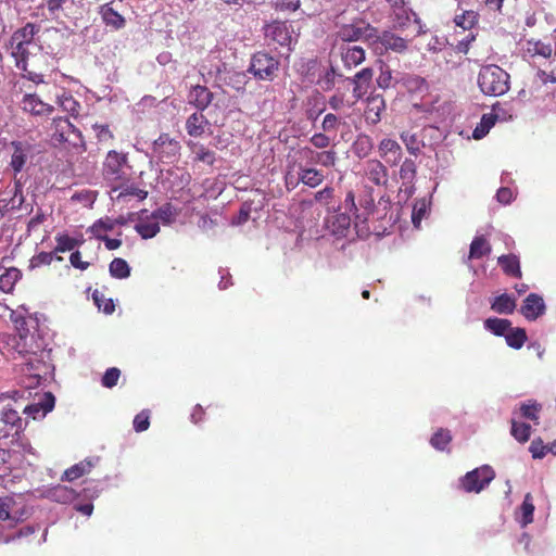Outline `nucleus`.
I'll list each match as a JSON object with an SVG mask.
<instances>
[{"instance_id": "obj_1", "label": "nucleus", "mask_w": 556, "mask_h": 556, "mask_svg": "<svg viewBox=\"0 0 556 556\" xmlns=\"http://www.w3.org/2000/svg\"><path fill=\"white\" fill-rule=\"evenodd\" d=\"M103 179L111 186V193L117 192L132 176V166L128 162L126 153L111 150L102 164Z\"/></svg>"}, {"instance_id": "obj_2", "label": "nucleus", "mask_w": 556, "mask_h": 556, "mask_svg": "<svg viewBox=\"0 0 556 556\" xmlns=\"http://www.w3.org/2000/svg\"><path fill=\"white\" fill-rule=\"evenodd\" d=\"M509 78L502 67L489 64L480 68L477 81L483 94L498 97L508 91Z\"/></svg>"}, {"instance_id": "obj_3", "label": "nucleus", "mask_w": 556, "mask_h": 556, "mask_svg": "<svg viewBox=\"0 0 556 556\" xmlns=\"http://www.w3.org/2000/svg\"><path fill=\"white\" fill-rule=\"evenodd\" d=\"M122 224L112 220L110 218L100 219L92 226L87 228L86 235H89L85 240H99L105 243H122V239L118 238L119 229Z\"/></svg>"}, {"instance_id": "obj_4", "label": "nucleus", "mask_w": 556, "mask_h": 556, "mask_svg": "<svg viewBox=\"0 0 556 556\" xmlns=\"http://www.w3.org/2000/svg\"><path fill=\"white\" fill-rule=\"evenodd\" d=\"M370 47L379 55H383L389 50L402 54L407 51L408 41L389 30L378 34L375 28V37Z\"/></svg>"}, {"instance_id": "obj_5", "label": "nucleus", "mask_w": 556, "mask_h": 556, "mask_svg": "<svg viewBox=\"0 0 556 556\" xmlns=\"http://www.w3.org/2000/svg\"><path fill=\"white\" fill-rule=\"evenodd\" d=\"M494 478L492 467L484 465L467 472L460 479V486L467 493H480Z\"/></svg>"}, {"instance_id": "obj_6", "label": "nucleus", "mask_w": 556, "mask_h": 556, "mask_svg": "<svg viewBox=\"0 0 556 556\" xmlns=\"http://www.w3.org/2000/svg\"><path fill=\"white\" fill-rule=\"evenodd\" d=\"M337 36L343 42H354L358 40H365L371 46L372 38L375 37V27L363 21L342 25Z\"/></svg>"}, {"instance_id": "obj_7", "label": "nucleus", "mask_w": 556, "mask_h": 556, "mask_svg": "<svg viewBox=\"0 0 556 556\" xmlns=\"http://www.w3.org/2000/svg\"><path fill=\"white\" fill-rule=\"evenodd\" d=\"M279 62L267 53L258 52L253 55L249 72L258 79H273L278 71Z\"/></svg>"}, {"instance_id": "obj_8", "label": "nucleus", "mask_w": 556, "mask_h": 556, "mask_svg": "<svg viewBox=\"0 0 556 556\" xmlns=\"http://www.w3.org/2000/svg\"><path fill=\"white\" fill-rule=\"evenodd\" d=\"M51 131V139L55 144L63 142L76 144L80 139V132L64 117L53 119Z\"/></svg>"}, {"instance_id": "obj_9", "label": "nucleus", "mask_w": 556, "mask_h": 556, "mask_svg": "<svg viewBox=\"0 0 556 556\" xmlns=\"http://www.w3.org/2000/svg\"><path fill=\"white\" fill-rule=\"evenodd\" d=\"M546 311L543 298L538 293H530L520 307L521 315L530 321L536 320Z\"/></svg>"}, {"instance_id": "obj_10", "label": "nucleus", "mask_w": 556, "mask_h": 556, "mask_svg": "<svg viewBox=\"0 0 556 556\" xmlns=\"http://www.w3.org/2000/svg\"><path fill=\"white\" fill-rule=\"evenodd\" d=\"M21 108L24 112L35 116H49L54 108L43 102L37 94L27 93L21 101Z\"/></svg>"}, {"instance_id": "obj_11", "label": "nucleus", "mask_w": 556, "mask_h": 556, "mask_svg": "<svg viewBox=\"0 0 556 556\" xmlns=\"http://www.w3.org/2000/svg\"><path fill=\"white\" fill-rule=\"evenodd\" d=\"M339 211L340 206L327 208L328 213H332L331 216L327 217V226L329 230L337 236V239L343 237L351 225L350 216L345 213H339Z\"/></svg>"}, {"instance_id": "obj_12", "label": "nucleus", "mask_w": 556, "mask_h": 556, "mask_svg": "<svg viewBox=\"0 0 556 556\" xmlns=\"http://www.w3.org/2000/svg\"><path fill=\"white\" fill-rule=\"evenodd\" d=\"M372 76V68L365 67L357 72L353 77L348 78V80L354 86L353 96L356 99H362L368 92Z\"/></svg>"}, {"instance_id": "obj_13", "label": "nucleus", "mask_w": 556, "mask_h": 556, "mask_svg": "<svg viewBox=\"0 0 556 556\" xmlns=\"http://www.w3.org/2000/svg\"><path fill=\"white\" fill-rule=\"evenodd\" d=\"M340 55L344 66L352 70L365 61L366 53L359 46L343 45L340 47Z\"/></svg>"}, {"instance_id": "obj_14", "label": "nucleus", "mask_w": 556, "mask_h": 556, "mask_svg": "<svg viewBox=\"0 0 556 556\" xmlns=\"http://www.w3.org/2000/svg\"><path fill=\"white\" fill-rule=\"evenodd\" d=\"M13 348L23 356L36 354L38 345L35 342V334L28 330L20 331L17 336L12 338Z\"/></svg>"}, {"instance_id": "obj_15", "label": "nucleus", "mask_w": 556, "mask_h": 556, "mask_svg": "<svg viewBox=\"0 0 556 556\" xmlns=\"http://www.w3.org/2000/svg\"><path fill=\"white\" fill-rule=\"evenodd\" d=\"M214 93L211 92L205 86H193L188 94V102L198 110H205L213 101Z\"/></svg>"}, {"instance_id": "obj_16", "label": "nucleus", "mask_w": 556, "mask_h": 556, "mask_svg": "<svg viewBox=\"0 0 556 556\" xmlns=\"http://www.w3.org/2000/svg\"><path fill=\"white\" fill-rule=\"evenodd\" d=\"M324 179L325 176L321 170L315 167L304 166L302 164L298 166L296 182H302L309 188H316L324 181Z\"/></svg>"}, {"instance_id": "obj_17", "label": "nucleus", "mask_w": 556, "mask_h": 556, "mask_svg": "<svg viewBox=\"0 0 556 556\" xmlns=\"http://www.w3.org/2000/svg\"><path fill=\"white\" fill-rule=\"evenodd\" d=\"M180 149L178 141L172 139L167 134H162L153 144V150L161 159L175 156Z\"/></svg>"}, {"instance_id": "obj_18", "label": "nucleus", "mask_w": 556, "mask_h": 556, "mask_svg": "<svg viewBox=\"0 0 556 556\" xmlns=\"http://www.w3.org/2000/svg\"><path fill=\"white\" fill-rule=\"evenodd\" d=\"M380 155L390 165H396L402 156L401 146L392 139H383L379 144Z\"/></svg>"}, {"instance_id": "obj_19", "label": "nucleus", "mask_w": 556, "mask_h": 556, "mask_svg": "<svg viewBox=\"0 0 556 556\" xmlns=\"http://www.w3.org/2000/svg\"><path fill=\"white\" fill-rule=\"evenodd\" d=\"M54 407V396L52 393H45L43 399L39 403L27 405L23 408V413L36 419L38 415L46 416Z\"/></svg>"}, {"instance_id": "obj_20", "label": "nucleus", "mask_w": 556, "mask_h": 556, "mask_svg": "<svg viewBox=\"0 0 556 556\" xmlns=\"http://www.w3.org/2000/svg\"><path fill=\"white\" fill-rule=\"evenodd\" d=\"M11 147L13 149V153L10 165L15 173H18L23 169L27 161L29 146L22 141H12Z\"/></svg>"}, {"instance_id": "obj_21", "label": "nucleus", "mask_w": 556, "mask_h": 556, "mask_svg": "<svg viewBox=\"0 0 556 556\" xmlns=\"http://www.w3.org/2000/svg\"><path fill=\"white\" fill-rule=\"evenodd\" d=\"M366 174L369 180L377 186H386L388 182V170L378 160H370L367 162Z\"/></svg>"}, {"instance_id": "obj_22", "label": "nucleus", "mask_w": 556, "mask_h": 556, "mask_svg": "<svg viewBox=\"0 0 556 556\" xmlns=\"http://www.w3.org/2000/svg\"><path fill=\"white\" fill-rule=\"evenodd\" d=\"M386 109L384 99L377 94L367 99V106L365 111L366 121L371 124H377L381 119V112Z\"/></svg>"}, {"instance_id": "obj_23", "label": "nucleus", "mask_w": 556, "mask_h": 556, "mask_svg": "<svg viewBox=\"0 0 556 556\" xmlns=\"http://www.w3.org/2000/svg\"><path fill=\"white\" fill-rule=\"evenodd\" d=\"M76 245H56L53 252H40L30 260V267H39L41 265H49L55 258L61 261L62 257L58 255L59 252L72 251Z\"/></svg>"}, {"instance_id": "obj_24", "label": "nucleus", "mask_w": 556, "mask_h": 556, "mask_svg": "<svg viewBox=\"0 0 556 556\" xmlns=\"http://www.w3.org/2000/svg\"><path fill=\"white\" fill-rule=\"evenodd\" d=\"M100 14L104 24L113 29L117 30L125 26V18L108 3L100 8Z\"/></svg>"}, {"instance_id": "obj_25", "label": "nucleus", "mask_w": 556, "mask_h": 556, "mask_svg": "<svg viewBox=\"0 0 556 556\" xmlns=\"http://www.w3.org/2000/svg\"><path fill=\"white\" fill-rule=\"evenodd\" d=\"M134 229L140 235L143 240H148L153 238L159 231L160 226L157 222L153 219V217L147 216L144 218H140L134 226Z\"/></svg>"}, {"instance_id": "obj_26", "label": "nucleus", "mask_w": 556, "mask_h": 556, "mask_svg": "<svg viewBox=\"0 0 556 556\" xmlns=\"http://www.w3.org/2000/svg\"><path fill=\"white\" fill-rule=\"evenodd\" d=\"M207 125L208 121L203 114L193 113L186 121V130L192 137H200Z\"/></svg>"}, {"instance_id": "obj_27", "label": "nucleus", "mask_w": 556, "mask_h": 556, "mask_svg": "<svg viewBox=\"0 0 556 556\" xmlns=\"http://www.w3.org/2000/svg\"><path fill=\"white\" fill-rule=\"evenodd\" d=\"M93 468V463L90 459H84L72 467L67 468L63 476V481H74L91 471Z\"/></svg>"}, {"instance_id": "obj_28", "label": "nucleus", "mask_w": 556, "mask_h": 556, "mask_svg": "<svg viewBox=\"0 0 556 556\" xmlns=\"http://www.w3.org/2000/svg\"><path fill=\"white\" fill-rule=\"evenodd\" d=\"M37 33L38 27L33 23H27L25 26L14 31V34L10 38V43L30 45Z\"/></svg>"}, {"instance_id": "obj_29", "label": "nucleus", "mask_w": 556, "mask_h": 556, "mask_svg": "<svg viewBox=\"0 0 556 556\" xmlns=\"http://www.w3.org/2000/svg\"><path fill=\"white\" fill-rule=\"evenodd\" d=\"M113 194L114 193H111V198L121 203L127 202L129 197H136L139 201H142L148 197V191L139 189L132 185H128L127 182L126 186L117 191L116 195Z\"/></svg>"}, {"instance_id": "obj_30", "label": "nucleus", "mask_w": 556, "mask_h": 556, "mask_svg": "<svg viewBox=\"0 0 556 556\" xmlns=\"http://www.w3.org/2000/svg\"><path fill=\"white\" fill-rule=\"evenodd\" d=\"M28 46L29 45L24 43H10L11 55L15 60V66L22 72H27V60L29 55Z\"/></svg>"}, {"instance_id": "obj_31", "label": "nucleus", "mask_w": 556, "mask_h": 556, "mask_svg": "<svg viewBox=\"0 0 556 556\" xmlns=\"http://www.w3.org/2000/svg\"><path fill=\"white\" fill-rule=\"evenodd\" d=\"M452 433L446 428H439L431 437L430 444L437 451H448V445L452 442Z\"/></svg>"}, {"instance_id": "obj_32", "label": "nucleus", "mask_w": 556, "mask_h": 556, "mask_svg": "<svg viewBox=\"0 0 556 556\" xmlns=\"http://www.w3.org/2000/svg\"><path fill=\"white\" fill-rule=\"evenodd\" d=\"M491 308L498 314H511L516 308V301L510 295L504 293L494 299Z\"/></svg>"}, {"instance_id": "obj_33", "label": "nucleus", "mask_w": 556, "mask_h": 556, "mask_svg": "<svg viewBox=\"0 0 556 556\" xmlns=\"http://www.w3.org/2000/svg\"><path fill=\"white\" fill-rule=\"evenodd\" d=\"M511 323L508 319L490 317L484 320V327L497 337L505 336L510 329Z\"/></svg>"}, {"instance_id": "obj_34", "label": "nucleus", "mask_w": 556, "mask_h": 556, "mask_svg": "<svg viewBox=\"0 0 556 556\" xmlns=\"http://www.w3.org/2000/svg\"><path fill=\"white\" fill-rule=\"evenodd\" d=\"M177 215L178 213L176 208L170 204H165L151 214L153 219L157 222L159 226L160 222L163 223L164 225H168L175 222Z\"/></svg>"}, {"instance_id": "obj_35", "label": "nucleus", "mask_w": 556, "mask_h": 556, "mask_svg": "<svg viewBox=\"0 0 556 556\" xmlns=\"http://www.w3.org/2000/svg\"><path fill=\"white\" fill-rule=\"evenodd\" d=\"M498 264L501 265L505 274L513 277L521 276L520 264L517 256L503 255L498 257Z\"/></svg>"}, {"instance_id": "obj_36", "label": "nucleus", "mask_w": 556, "mask_h": 556, "mask_svg": "<svg viewBox=\"0 0 556 556\" xmlns=\"http://www.w3.org/2000/svg\"><path fill=\"white\" fill-rule=\"evenodd\" d=\"M505 334L506 343L509 348L519 350L528 340L527 332L523 328H513Z\"/></svg>"}, {"instance_id": "obj_37", "label": "nucleus", "mask_w": 556, "mask_h": 556, "mask_svg": "<svg viewBox=\"0 0 556 556\" xmlns=\"http://www.w3.org/2000/svg\"><path fill=\"white\" fill-rule=\"evenodd\" d=\"M21 277V271L16 268L7 269L0 276V290L4 293H10L13 291L15 283Z\"/></svg>"}, {"instance_id": "obj_38", "label": "nucleus", "mask_w": 556, "mask_h": 556, "mask_svg": "<svg viewBox=\"0 0 556 556\" xmlns=\"http://www.w3.org/2000/svg\"><path fill=\"white\" fill-rule=\"evenodd\" d=\"M534 504L533 497L531 493H527L525 495L523 502L520 506L521 520L520 523L522 527H527L531 522H533V514H534Z\"/></svg>"}, {"instance_id": "obj_39", "label": "nucleus", "mask_w": 556, "mask_h": 556, "mask_svg": "<svg viewBox=\"0 0 556 556\" xmlns=\"http://www.w3.org/2000/svg\"><path fill=\"white\" fill-rule=\"evenodd\" d=\"M51 496L60 503H67L72 502L78 494L76 491L72 488H68L66 485H56L50 491Z\"/></svg>"}, {"instance_id": "obj_40", "label": "nucleus", "mask_w": 556, "mask_h": 556, "mask_svg": "<svg viewBox=\"0 0 556 556\" xmlns=\"http://www.w3.org/2000/svg\"><path fill=\"white\" fill-rule=\"evenodd\" d=\"M510 433L518 442L526 443L531 434V426L513 419Z\"/></svg>"}, {"instance_id": "obj_41", "label": "nucleus", "mask_w": 556, "mask_h": 556, "mask_svg": "<svg viewBox=\"0 0 556 556\" xmlns=\"http://www.w3.org/2000/svg\"><path fill=\"white\" fill-rule=\"evenodd\" d=\"M110 274L114 278L124 279L130 275V268L125 260L116 257L110 264Z\"/></svg>"}, {"instance_id": "obj_42", "label": "nucleus", "mask_w": 556, "mask_h": 556, "mask_svg": "<svg viewBox=\"0 0 556 556\" xmlns=\"http://www.w3.org/2000/svg\"><path fill=\"white\" fill-rule=\"evenodd\" d=\"M92 299L97 307L105 314H112L115 309V304L112 299H106L104 293L96 289L92 292Z\"/></svg>"}, {"instance_id": "obj_43", "label": "nucleus", "mask_w": 556, "mask_h": 556, "mask_svg": "<svg viewBox=\"0 0 556 556\" xmlns=\"http://www.w3.org/2000/svg\"><path fill=\"white\" fill-rule=\"evenodd\" d=\"M1 420L5 425H11L16 428V432L23 429V420L18 415V412L11 407H5L1 414Z\"/></svg>"}, {"instance_id": "obj_44", "label": "nucleus", "mask_w": 556, "mask_h": 556, "mask_svg": "<svg viewBox=\"0 0 556 556\" xmlns=\"http://www.w3.org/2000/svg\"><path fill=\"white\" fill-rule=\"evenodd\" d=\"M477 13L469 10L454 17V22L463 29H470L477 23Z\"/></svg>"}, {"instance_id": "obj_45", "label": "nucleus", "mask_w": 556, "mask_h": 556, "mask_svg": "<svg viewBox=\"0 0 556 556\" xmlns=\"http://www.w3.org/2000/svg\"><path fill=\"white\" fill-rule=\"evenodd\" d=\"M494 123H495V117L493 115H483L480 124L473 130V134H472L473 138L475 139L483 138L489 132V130L494 125Z\"/></svg>"}, {"instance_id": "obj_46", "label": "nucleus", "mask_w": 556, "mask_h": 556, "mask_svg": "<svg viewBox=\"0 0 556 556\" xmlns=\"http://www.w3.org/2000/svg\"><path fill=\"white\" fill-rule=\"evenodd\" d=\"M541 410V405L536 402L523 403L520 406V413L523 418L533 420L538 424L539 420V412Z\"/></svg>"}, {"instance_id": "obj_47", "label": "nucleus", "mask_w": 556, "mask_h": 556, "mask_svg": "<svg viewBox=\"0 0 556 556\" xmlns=\"http://www.w3.org/2000/svg\"><path fill=\"white\" fill-rule=\"evenodd\" d=\"M121 377V370L116 367L109 368L102 377V386L105 388H113L117 384Z\"/></svg>"}, {"instance_id": "obj_48", "label": "nucleus", "mask_w": 556, "mask_h": 556, "mask_svg": "<svg viewBox=\"0 0 556 556\" xmlns=\"http://www.w3.org/2000/svg\"><path fill=\"white\" fill-rule=\"evenodd\" d=\"M339 76L331 66L319 79L318 85L324 91H329L334 87L336 77Z\"/></svg>"}, {"instance_id": "obj_49", "label": "nucleus", "mask_w": 556, "mask_h": 556, "mask_svg": "<svg viewBox=\"0 0 556 556\" xmlns=\"http://www.w3.org/2000/svg\"><path fill=\"white\" fill-rule=\"evenodd\" d=\"M134 429L137 432H142L148 430L150 426V414L149 410H141L139 414H137L134 418Z\"/></svg>"}, {"instance_id": "obj_50", "label": "nucleus", "mask_w": 556, "mask_h": 556, "mask_svg": "<svg viewBox=\"0 0 556 556\" xmlns=\"http://www.w3.org/2000/svg\"><path fill=\"white\" fill-rule=\"evenodd\" d=\"M533 458H543L549 451L548 445H545L543 440L538 438L534 439L529 447Z\"/></svg>"}, {"instance_id": "obj_51", "label": "nucleus", "mask_w": 556, "mask_h": 556, "mask_svg": "<svg viewBox=\"0 0 556 556\" xmlns=\"http://www.w3.org/2000/svg\"><path fill=\"white\" fill-rule=\"evenodd\" d=\"M416 174V165L414 161L406 159L400 168V177L403 180L412 181Z\"/></svg>"}, {"instance_id": "obj_52", "label": "nucleus", "mask_w": 556, "mask_h": 556, "mask_svg": "<svg viewBox=\"0 0 556 556\" xmlns=\"http://www.w3.org/2000/svg\"><path fill=\"white\" fill-rule=\"evenodd\" d=\"M333 193H334V190L332 187H325L324 189L317 191L315 193V200L321 204H325L328 207H331L329 204H330V201L331 199L333 198Z\"/></svg>"}, {"instance_id": "obj_53", "label": "nucleus", "mask_w": 556, "mask_h": 556, "mask_svg": "<svg viewBox=\"0 0 556 556\" xmlns=\"http://www.w3.org/2000/svg\"><path fill=\"white\" fill-rule=\"evenodd\" d=\"M250 214H251V206L249 204H243L240 207L238 214L232 217L231 224L235 226L243 225L244 223H247L249 220Z\"/></svg>"}, {"instance_id": "obj_54", "label": "nucleus", "mask_w": 556, "mask_h": 556, "mask_svg": "<svg viewBox=\"0 0 556 556\" xmlns=\"http://www.w3.org/2000/svg\"><path fill=\"white\" fill-rule=\"evenodd\" d=\"M394 10H402V13H396V22L399 27H403L404 22L403 18L409 20V14L403 9L404 1L403 0H386Z\"/></svg>"}, {"instance_id": "obj_55", "label": "nucleus", "mask_w": 556, "mask_h": 556, "mask_svg": "<svg viewBox=\"0 0 556 556\" xmlns=\"http://www.w3.org/2000/svg\"><path fill=\"white\" fill-rule=\"evenodd\" d=\"M299 154L303 160L306 161L307 164H318L319 161V154L320 152H317L313 150L312 148L304 147L299 151Z\"/></svg>"}, {"instance_id": "obj_56", "label": "nucleus", "mask_w": 556, "mask_h": 556, "mask_svg": "<svg viewBox=\"0 0 556 556\" xmlns=\"http://www.w3.org/2000/svg\"><path fill=\"white\" fill-rule=\"evenodd\" d=\"M338 124H339L338 117L332 113H328L324 117L321 128L326 132L336 131L338 128Z\"/></svg>"}, {"instance_id": "obj_57", "label": "nucleus", "mask_w": 556, "mask_h": 556, "mask_svg": "<svg viewBox=\"0 0 556 556\" xmlns=\"http://www.w3.org/2000/svg\"><path fill=\"white\" fill-rule=\"evenodd\" d=\"M195 157L199 161L205 162L207 164H213L215 157L214 153L210 151L208 149L204 148L203 146H199L195 150Z\"/></svg>"}, {"instance_id": "obj_58", "label": "nucleus", "mask_w": 556, "mask_h": 556, "mask_svg": "<svg viewBox=\"0 0 556 556\" xmlns=\"http://www.w3.org/2000/svg\"><path fill=\"white\" fill-rule=\"evenodd\" d=\"M318 157H319L318 164L326 166V167L333 166L336 164V160H337L336 152L332 150L320 152Z\"/></svg>"}, {"instance_id": "obj_59", "label": "nucleus", "mask_w": 556, "mask_h": 556, "mask_svg": "<svg viewBox=\"0 0 556 556\" xmlns=\"http://www.w3.org/2000/svg\"><path fill=\"white\" fill-rule=\"evenodd\" d=\"M309 141L317 149H325L330 144V138L321 132L313 135Z\"/></svg>"}, {"instance_id": "obj_60", "label": "nucleus", "mask_w": 556, "mask_h": 556, "mask_svg": "<svg viewBox=\"0 0 556 556\" xmlns=\"http://www.w3.org/2000/svg\"><path fill=\"white\" fill-rule=\"evenodd\" d=\"M392 83V73L387 68H382L380 75L377 78V84L380 88H389Z\"/></svg>"}, {"instance_id": "obj_61", "label": "nucleus", "mask_w": 556, "mask_h": 556, "mask_svg": "<svg viewBox=\"0 0 556 556\" xmlns=\"http://www.w3.org/2000/svg\"><path fill=\"white\" fill-rule=\"evenodd\" d=\"M402 140L404 141L407 150L412 153V154H416L418 151H419V146H418V142L416 141V138L414 135H408V134H403L401 136Z\"/></svg>"}, {"instance_id": "obj_62", "label": "nucleus", "mask_w": 556, "mask_h": 556, "mask_svg": "<svg viewBox=\"0 0 556 556\" xmlns=\"http://www.w3.org/2000/svg\"><path fill=\"white\" fill-rule=\"evenodd\" d=\"M490 252V245H470L469 258H480Z\"/></svg>"}, {"instance_id": "obj_63", "label": "nucleus", "mask_w": 556, "mask_h": 556, "mask_svg": "<svg viewBox=\"0 0 556 556\" xmlns=\"http://www.w3.org/2000/svg\"><path fill=\"white\" fill-rule=\"evenodd\" d=\"M513 191L509 188H500L496 192V199L500 203L509 204L513 201Z\"/></svg>"}, {"instance_id": "obj_64", "label": "nucleus", "mask_w": 556, "mask_h": 556, "mask_svg": "<svg viewBox=\"0 0 556 556\" xmlns=\"http://www.w3.org/2000/svg\"><path fill=\"white\" fill-rule=\"evenodd\" d=\"M533 52L535 54L542 55L544 58H549L553 53L551 45L543 43L538 41L534 43Z\"/></svg>"}]
</instances>
